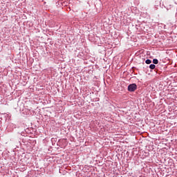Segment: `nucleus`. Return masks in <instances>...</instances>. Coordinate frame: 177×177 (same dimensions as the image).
Here are the masks:
<instances>
[{
    "mask_svg": "<svg viewBox=\"0 0 177 177\" xmlns=\"http://www.w3.org/2000/svg\"><path fill=\"white\" fill-rule=\"evenodd\" d=\"M138 88V86L135 84H131L129 85L128 86V91L129 92H135L136 91V88Z\"/></svg>",
    "mask_w": 177,
    "mask_h": 177,
    "instance_id": "obj_1",
    "label": "nucleus"
},
{
    "mask_svg": "<svg viewBox=\"0 0 177 177\" xmlns=\"http://www.w3.org/2000/svg\"><path fill=\"white\" fill-rule=\"evenodd\" d=\"M149 68H151V70H154L156 68V65L154 64H151L149 66Z\"/></svg>",
    "mask_w": 177,
    "mask_h": 177,
    "instance_id": "obj_2",
    "label": "nucleus"
},
{
    "mask_svg": "<svg viewBox=\"0 0 177 177\" xmlns=\"http://www.w3.org/2000/svg\"><path fill=\"white\" fill-rule=\"evenodd\" d=\"M153 64H158V59H153Z\"/></svg>",
    "mask_w": 177,
    "mask_h": 177,
    "instance_id": "obj_3",
    "label": "nucleus"
},
{
    "mask_svg": "<svg viewBox=\"0 0 177 177\" xmlns=\"http://www.w3.org/2000/svg\"><path fill=\"white\" fill-rule=\"evenodd\" d=\"M146 64H150L151 63V61L150 59H147L145 61Z\"/></svg>",
    "mask_w": 177,
    "mask_h": 177,
    "instance_id": "obj_4",
    "label": "nucleus"
}]
</instances>
